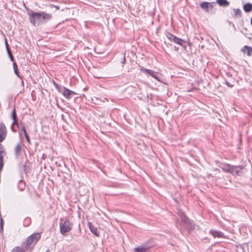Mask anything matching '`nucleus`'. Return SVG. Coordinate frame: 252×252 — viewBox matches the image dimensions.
<instances>
[{"label":"nucleus","instance_id":"obj_1","mask_svg":"<svg viewBox=\"0 0 252 252\" xmlns=\"http://www.w3.org/2000/svg\"><path fill=\"white\" fill-rule=\"evenodd\" d=\"M30 22L34 26H38L45 23L52 18L51 14L46 13L43 11L34 12L32 10L28 12Z\"/></svg>","mask_w":252,"mask_h":252},{"label":"nucleus","instance_id":"obj_2","mask_svg":"<svg viewBox=\"0 0 252 252\" xmlns=\"http://www.w3.org/2000/svg\"><path fill=\"white\" fill-rule=\"evenodd\" d=\"M219 167L224 172L229 173L234 176H240L243 169L241 165L234 166L224 163H220Z\"/></svg>","mask_w":252,"mask_h":252},{"label":"nucleus","instance_id":"obj_3","mask_svg":"<svg viewBox=\"0 0 252 252\" xmlns=\"http://www.w3.org/2000/svg\"><path fill=\"white\" fill-rule=\"evenodd\" d=\"M41 237L39 233H34L29 236L23 244L25 250L32 248L37 243Z\"/></svg>","mask_w":252,"mask_h":252},{"label":"nucleus","instance_id":"obj_4","mask_svg":"<svg viewBox=\"0 0 252 252\" xmlns=\"http://www.w3.org/2000/svg\"><path fill=\"white\" fill-rule=\"evenodd\" d=\"M72 223L68 220L64 221L63 223L60 224V229L61 233L64 235L66 233L70 231L72 228Z\"/></svg>","mask_w":252,"mask_h":252},{"label":"nucleus","instance_id":"obj_5","mask_svg":"<svg viewBox=\"0 0 252 252\" xmlns=\"http://www.w3.org/2000/svg\"><path fill=\"white\" fill-rule=\"evenodd\" d=\"M153 247V245L150 244V241L141 244L140 246L134 248V252H148V250Z\"/></svg>","mask_w":252,"mask_h":252},{"label":"nucleus","instance_id":"obj_6","mask_svg":"<svg viewBox=\"0 0 252 252\" xmlns=\"http://www.w3.org/2000/svg\"><path fill=\"white\" fill-rule=\"evenodd\" d=\"M6 136V127L3 124L1 123L0 124V143L2 142L5 139Z\"/></svg>","mask_w":252,"mask_h":252},{"label":"nucleus","instance_id":"obj_7","mask_svg":"<svg viewBox=\"0 0 252 252\" xmlns=\"http://www.w3.org/2000/svg\"><path fill=\"white\" fill-rule=\"evenodd\" d=\"M63 90L62 92L63 95L66 98L69 99L70 97V95L72 94H74L75 93L72 91L69 90V89L64 87L63 88Z\"/></svg>","mask_w":252,"mask_h":252},{"label":"nucleus","instance_id":"obj_8","mask_svg":"<svg viewBox=\"0 0 252 252\" xmlns=\"http://www.w3.org/2000/svg\"><path fill=\"white\" fill-rule=\"evenodd\" d=\"M145 73L149 74V75L151 76L152 77L154 78L155 79H156L158 81H159V82L160 81L159 77L157 75V72H155V71H154L152 70H150L149 69H146V70H145Z\"/></svg>","mask_w":252,"mask_h":252},{"label":"nucleus","instance_id":"obj_9","mask_svg":"<svg viewBox=\"0 0 252 252\" xmlns=\"http://www.w3.org/2000/svg\"><path fill=\"white\" fill-rule=\"evenodd\" d=\"M179 215L180 216L182 222L184 224L188 225L190 224L189 220L186 217L184 213L180 212L179 213Z\"/></svg>","mask_w":252,"mask_h":252},{"label":"nucleus","instance_id":"obj_10","mask_svg":"<svg viewBox=\"0 0 252 252\" xmlns=\"http://www.w3.org/2000/svg\"><path fill=\"white\" fill-rule=\"evenodd\" d=\"M209 233L212 234L214 237L222 238L223 237V234L220 231H218L215 230H210Z\"/></svg>","mask_w":252,"mask_h":252},{"label":"nucleus","instance_id":"obj_11","mask_svg":"<svg viewBox=\"0 0 252 252\" xmlns=\"http://www.w3.org/2000/svg\"><path fill=\"white\" fill-rule=\"evenodd\" d=\"M213 3H209L208 2H203L200 4V7L204 9L205 11H208V8L209 7H213Z\"/></svg>","mask_w":252,"mask_h":252},{"label":"nucleus","instance_id":"obj_12","mask_svg":"<svg viewBox=\"0 0 252 252\" xmlns=\"http://www.w3.org/2000/svg\"><path fill=\"white\" fill-rule=\"evenodd\" d=\"M241 51L244 53L247 52L248 56H251L252 54V48L247 45L244 46Z\"/></svg>","mask_w":252,"mask_h":252},{"label":"nucleus","instance_id":"obj_13","mask_svg":"<svg viewBox=\"0 0 252 252\" xmlns=\"http://www.w3.org/2000/svg\"><path fill=\"white\" fill-rule=\"evenodd\" d=\"M88 226L90 229V231L94 234L96 236H99V233L97 232V229L96 227L93 226L90 222H88Z\"/></svg>","mask_w":252,"mask_h":252},{"label":"nucleus","instance_id":"obj_14","mask_svg":"<svg viewBox=\"0 0 252 252\" xmlns=\"http://www.w3.org/2000/svg\"><path fill=\"white\" fill-rule=\"evenodd\" d=\"M243 8L246 12H250L252 10V4L247 3L244 5Z\"/></svg>","mask_w":252,"mask_h":252},{"label":"nucleus","instance_id":"obj_15","mask_svg":"<svg viewBox=\"0 0 252 252\" xmlns=\"http://www.w3.org/2000/svg\"><path fill=\"white\" fill-rule=\"evenodd\" d=\"M175 43L182 46V47H186L185 45H184L185 43H186V42L183 40L181 38H180L176 36V38L175 39Z\"/></svg>","mask_w":252,"mask_h":252},{"label":"nucleus","instance_id":"obj_16","mask_svg":"<svg viewBox=\"0 0 252 252\" xmlns=\"http://www.w3.org/2000/svg\"><path fill=\"white\" fill-rule=\"evenodd\" d=\"M21 152V144L19 143L17 144L15 148V153L17 157H18Z\"/></svg>","mask_w":252,"mask_h":252},{"label":"nucleus","instance_id":"obj_17","mask_svg":"<svg viewBox=\"0 0 252 252\" xmlns=\"http://www.w3.org/2000/svg\"><path fill=\"white\" fill-rule=\"evenodd\" d=\"M166 37L170 41L175 42L176 36H175L174 35H173L169 32H167L166 34Z\"/></svg>","mask_w":252,"mask_h":252},{"label":"nucleus","instance_id":"obj_18","mask_svg":"<svg viewBox=\"0 0 252 252\" xmlns=\"http://www.w3.org/2000/svg\"><path fill=\"white\" fill-rule=\"evenodd\" d=\"M31 223V219L29 217H26L23 221V225L25 227L29 226Z\"/></svg>","mask_w":252,"mask_h":252},{"label":"nucleus","instance_id":"obj_19","mask_svg":"<svg viewBox=\"0 0 252 252\" xmlns=\"http://www.w3.org/2000/svg\"><path fill=\"white\" fill-rule=\"evenodd\" d=\"M18 127V124L17 122V120H13V122L11 125V129L12 131L15 132L17 130V128Z\"/></svg>","mask_w":252,"mask_h":252},{"label":"nucleus","instance_id":"obj_20","mask_svg":"<svg viewBox=\"0 0 252 252\" xmlns=\"http://www.w3.org/2000/svg\"><path fill=\"white\" fill-rule=\"evenodd\" d=\"M218 3L220 6H228L229 2L226 0H217Z\"/></svg>","mask_w":252,"mask_h":252},{"label":"nucleus","instance_id":"obj_21","mask_svg":"<svg viewBox=\"0 0 252 252\" xmlns=\"http://www.w3.org/2000/svg\"><path fill=\"white\" fill-rule=\"evenodd\" d=\"M13 67L14 73L16 74V75L18 77H19V78H21V77H20V76L19 75V74L18 66H17V64H16V63L15 62H14L13 63Z\"/></svg>","mask_w":252,"mask_h":252},{"label":"nucleus","instance_id":"obj_22","mask_svg":"<svg viewBox=\"0 0 252 252\" xmlns=\"http://www.w3.org/2000/svg\"><path fill=\"white\" fill-rule=\"evenodd\" d=\"M25 187V184L24 181H20L18 183V188L21 191H23Z\"/></svg>","mask_w":252,"mask_h":252},{"label":"nucleus","instance_id":"obj_23","mask_svg":"<svg viewBox=\"0 0 252 252\" xmlns=\"http://www.w3.org/2000/svg\"><path fill=\"white\" fill-rule=\"evenodd\" d=\"M12 252H25V250L20 247H16L12 250Z\"/></svg>","mask_w":252,"mask_h":252},{"label":"nucleus","instance_id":"obj_24","mask_svg":"<svg viewBox=\"0 0 252 252\" xmlns=\"http://www.w3.org/2000/svg\"><path fill=\"white\" fill-rule=\"evenodd\" d=\"M11 117H12V119H13V120H17V116L16 114V111H15V108H14V109L13 110V111L12 112Z\"/></svg>","mask_w":252,"mask_h":252},{"label":"nucleus","instance_id":"obj_25","mask_svg":"<svg viewBox=\"0 0 252 252\" xmlns=\"http://www.w3.org/2000/svg\"><path fill=\"white\" fill-rule=\"evenodd\" d=\"M234 12L235 13V15H239V16H240L241 15V10L240 9L237 8V9H234Z\"/></svg>","mask_w":252,"mask_h":252},{"label":"nucleus","instance_id":"obj_26","mask_svg":"<svg viewBox=\"0 0 252 252\" xmlns=\"http://www.w3.org/2000/svg\"><path fill=\"white\" fill-rule=\"evenodd\" d=\"M0 153H4V151L3 146L1 144H0Z\"/></svg>","mask_w":252,"mask_h":252},{"label":"nucleus","instance_id":"obj_27","mask_svg":"<svg viewBox=\"0 0 252 252\" xmlns=\"http://www.w3.org/2000/svg\"><path fill=\"white\" fill-rule=\"evenodd\" d=\"M140 67V70L143 72H145V70H146L147 68H144L143 66H139Z\"/></svg>","mask_w":252,"mask_h":252},{"label":"nucleus","instance_id":"obj_28","mask_svg":"<svg viewBox=\"0 0 252 252\" xmlns=\"http://www.w3.org/2000/svg\"><path fill=\"white\" fill-rule=\"evenodd\" d=\"M22 131L23 132V133L24 134V135H26V134H27L26 128H25L24 126H23L22 129Z\"/></svg>","mask_w":252,"mask_h":252},{"label":"nucleus","instance_id":"obj_29","mask_svg":"<svg viewBox=\"0 0 252 252\" xmlns=\"http://www.w3.org/2000/svg\"><path fill=\"white\" fill-rule=\"evenodd\" d=\"M25 138H26V140H27V141H28L29 143H30V138H29V136H28V134H27L25 135Z\"/></svg>","mask_w":252,"mask_h":252},{"label":"nucleus","instance_id":"obj_30","mask_svg":"<svg viewBox=\"0 0 252 252\" xmlns=\"http://www.w3.org/2000/svg\"><path fill=\"white\" fill-rule=\"evenodd\" d=\"M8 56H9V58H10V60H11L12 62H13V61H14V57H13V56L12 54H11L10 55H9Z\"/></svg>","mask_w":252,"mask_h":252},{"label":"nucleus","instance_id":"obj_31","mask_svg":"<svg viewBox=\"0 0 252 252\" xmlns=\"http://www.w3.org/2000/svg\"><path fill=\"white\" fill-rule=\"evenodd\" d=\"M6 50H7V53L9 55H10L11 53V51H10V49L8 47V46H7V48H6Z\"/></svg>","mask_w":252,"mask_h":252},{"label":"nucleus","instance_id":"obj_32","mask_svg":"<svg viewBox=\"0 0 252 252\" xmlns=\"http://www.w3.org/2000/svg\"><path fill=\"white\" fill-rule=\"evenodd\" d=\"M6 50H7V53L9 55H10L11 53V51H10V49L8 47V46H7V48H6Z\"/></svg>","mask_w":252,"mask_h":252},{"label":"nucleus","instance_id":"obj_33","mask_svg":"<svg viewBox=\"0 0 252 252\" xmlns=\"http://www.w3.org/2000/svg\"><path fill=\"white\" fill-rule=\"evenodd\" d=\"M6 50H7V53L9 55H10L11 53V51H10V49L8 47V46H7V48H6Z\"/></svg>","mask_w":252,"mask_h":252},{"label":"nucleus","instance_id":"obj_34","mask_svg":"<svg viewBox=\"0 0 252 252\" xmlns=\"http://www.w3.org/2000/svg\"><path fill=\"white\" fill-rule=\"evenodd\" d=\"M124 55H125V54H124ZM125 61H126V59H125V56H124V57H123V61H122V63L123 64H124L125 63Z\"/></svg>","mask_w":252,"mask_h":252},{"label":"nucleus","instance_id":"obj_35","mask_svg":"<svg viewBox=\"0 0 252 252\" xmlns=\"http://www.w3.org/2000/svg\"><path fill=\"white\" fill-rule=\"evenodd\" d=\"M5 46L7 48V46H8V43L7 42L6 39H5Z\"/></svg>","mask_w":252,"mask_h":252},{"label":"nucleus","instance_id":"obj_36","mask_svg":"<svg viewBox=\"0 0 252 252\" xmlns=\"http://www.w3.org/2000/svg\"><path fill=\"white\" fill-rule=\"evenodd\" d=\"M2 219L1 218V224H0V225H1V227L2 228Z\"/></svg>","mask_w":252,"mask_h":252},{"label":"nucleus","instance_id":"obj_37","mask_svg":"<svg viewBox=\"0 0 252 252\" xmlns=\"http://www.w3.org/2000/svg\"><path fill=\"white\" fill-rule=\"evenodd\" d=\"M55 7H56V8L57 9H59V6H56Z\"/></svg>","mask_w":252,"mask_h":252},{"label":"nucleus","instance_id":"obj_38","mask_svg":"<svg viewBox=\"0 0 252 252\" xmlns=\"http://www.w3.org/2000/svg\"><path fill=\"white\" fill-rule=\"evenodd\" d=\"M251 24L252 26V18L251 19Z\"/></svg>","mask_w":252,"mask_h":252},{"label":"nucleus","instance_id":"obj_39","mask_svg":"<svg viewBox=\"0 0 252 252\" xmlns=\"http://www.w3.org/2000/svg\"><path fill=\"white\" fill-rule=\"evenodd\" d=\"M230 85V84H227V86H229Z\"/></svg>","mask_w":252,"mask_h":252},{"label":"nucleus","instance_id":"obj_40","mask_svg":"<svg viewBox=\"0 0 252 252\" xmlns=\"http://www.w3.org/2000/svg\"><path fill=\"white\" fill-rule=\"evenodd\" d=\"M230 85V84H227V86H229Z\"/></svg>","mask_w":252,"mask_h":252}]
</instances>
